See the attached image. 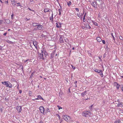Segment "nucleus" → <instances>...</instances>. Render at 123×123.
Masks as SVG:
<instances>
[{"label":"nucleus","instance_id":"338daca9","mask_svg":"<svg viewBox=\"0 0 123 123\" xmlns=\"http://www.w3.org/2000/svg\"><path fill=\"white\" fill-rule=\"evenodd\" d=\"M61 120V122H60V123H61L62 122V120Z\"/></svg>","mask_w":123,"mask_h":123},{"label":"nucleus","instance_id":"680f3d73","mask_svg":"<svg viewBox=\"0 0 123 123\" xmlns=\"http://www.w3.org/2000/svg\"><path fill=\"white\" fill-rule=\"evenodd\" d=\"M30 1L31 2H32L33 1V0H30Z\"/></svg>","mask_w":123,"mask_h":123},{"label":"nucleus","instance_id":"58836bf2","mask_svg":"<svg viewBox=\"0 0 123 123\" xmlns=\"http://www.w3.org/2000/svg\"><path fill=\"white\" fill-rule=\"evenodd\" d=\"M102 43H103L104 44H105V40H102Z\"/></svg>","mask_w":123,"mask_h":123},{"label":"nucleus","instance_id":"f3484780","mask_svg":"<svg viewBox=\"0 0 123 123\" xmlns=\"http://www.w3.org/2000/svg\"><path fill=\"white\" fill-rule=\"evenodd\" d=\"M49 109L47 108H46L45 110H44V112L45 113V114H46V113H47L48 112H49Z\"/></svg>","mask_w":123,"mask_h":123},{"label":"nucleus","instance_id":"bb28decb","mask_svg":"<svg viewBox=\"0 0 123 123\" xmlns=\"http://www.w3.org/2000/svg\"><path fill=\"white\" fill-rule=\"evenodd\" d=\"M111 35L112 36V37L113 38V39L114 41H115V37L113 35V34L112 33H111Z\"/></svg>","mask_w":123,"mask_h":123},{"label":"nucleus","instance_id":"1a4fd4ad","mask_svg":"<svg viewBox=\"0 0 123 123\" xmlns=\"http://www.w3.org/2000/svg\"><path fill=\"white\" fill-rule=\"evenodd\" d=\"M60 37L59 38V41L61 43H63L64 41H63V39L62 38V36L61 35L60 36Z\"/></svg>","mask_w":123,"mask_h":123},{"label":"nucleus","instance_id":"e433bc0d","mask_svg":"<svg viewBox=\"0 0 123 123\" xmlns=\"http://www.w3.org/2000/svg\"><path fill=\"white\" fill-rule=\"evenodd\" d=\"M75 9L77 12H79V9H78V8H75Z\"/></svg>","mask_w":123,"mask_h":123},{"label":"nucleus","instance_id":"4be33fe9","mask_svg":"<svg viewBox=\"0 0 123 123\" xmlns=\"http://www.w3.org/2000/svg\"><path fill=\"white\" fill-rule=\"evenodd\" d=\"M120 122L121 121L120 120H118L115 122V123H120Z\"/></svg>","mask_w":123,"mask_h":123},{"label":"nucleus","instance_id":"e2e57ef3","mask_svg":"<svg viewBox=\"0 0 123 123\" xmlns=\"http://www.w3.org/2000/svg\"><path fill=\"white\" fill-rule=\"evenodd\" d=\"M121 77L122 78H123V76H121Z\"/></svg>","mask_w":123,"mask_h":123},{"label":"nucleus","instance_id":"f257e3e1","mask_svg":"<svg viewBox=\"0 0 123 123\" xmlns=\"http://www.w3.org/2000/svg\"><path fill=\"white\" fill-rule=\"evenodd\" d=\"M83 115L86 117L91 116V113L90 111H85L83 112Z\"/></svg>","mask_w":123,"mask_h":123},{"label":"nucleus","instance_id":"69168bd1","mask_svg":"<svg viewBox=\"0 0 123 123\" xmlns=\"http://www.w3.org/2000/svg\"><path fill=\"white\" fill-rule=\"evenodd\" d=\"M57 55V54H55V56H56Z\"/></svg>","mask_w":123,"mask_h":123},{"label":"nucleus","instance_id":"79ce46f5","mask_svg":"<svg viewBox=\"0 0 123 123\" xmlns=\"http://www.w3.org/2000/svg\"><path fill=\"white\" fill-rule=\"evenodd\" d=\"M106 54H105V53L104 55V56H103V57L104 58H105V57H106Z\"/></svg>","mask_w":123,"mask_h":123},{"label":"nucleus","instance_id":"13d9d810","mask_svg":"<svg viewBox=\"0 0 123 123\" xmlns=\"http://www.w3.org/2000/svg\"><path fill=\"white\" fill-rule=\"evenodd\" d=\"M11 1L12 2H14V0H11Z\"/></svg>","mask_w":123,"mask_h":123},{"label":"nucleus","instance_id":"c9c22d12","mask_svg":"<svg viewBox=\"0 0 123 123\" xmlns=\"http://www.w3.org/2000/svg\"><path fill=\"white\" fill-rule=\"evenodd\" d=\"M93 106V105H92L90 106L89 107V108L90 109H91H91H92V106Z\"/></svg>","mask_w":123,"mask_h":123},{"label":"nucleus","instance_id":"9d476101","mask_svg":"<svg viewBox=\"0 0 123 123\" xmlns=\"http://www.w3.org/2000/svg\"><path fill=\"white\" fill-rule=\"evenodd\" d=\"M96 39L97 41L99 42H100L102 41L101 38L99 37H97L96 38Z\"/></svg>","mask_w":123,"mask_h":123},{"label":"nucleus","instance_id":"7ed1b4c3","mask_svg":"<svg viewBox=\"0 0 123 123\" xmlns=\"http://www.w3.org/2000/svg\"><path fill=\"white\" fill-rule=\"evenodd\" d=\"M41 53L38 52V58L40 60L42 59H43V60H44V58L43 57V51H42V50H41Z\"/></svg>","mask_w":123,"mask_h":123},{"label":"nucleus","instance_id":"dca6fc26","mask_svg":"<svg viewBox=\"0 0 123 123\" xmlns=\"http://www.w3.org/2000/svg\"><path fill=\"white\" fill-rule=\"evenodd\" d=\"M92 22L93 23V24L96 26H98V24L96 22L93 21H92Z\"/></svg>","mask_w":123,"mask_h":123},{"label":"nucleus","instance_id":"6ab92c4d","mask_svg":"<svg viewBox=\"0 0 123 123\" xmlns=\"http://www.w3.org/2000/svg\"><path fill=\"white\" fill-rule=\"evenodd\" d=\"M121 103H119L117 105V107H119V106H121V105H122V104H121Z\"/></svg>","mask_w":123,"mask_h":123},{"label":"nucleus","instance_id":"5fc2aeb1","mask_svg":"<svg viewBox=\"0 0 123 123\" xmlns=\"http://www.w3.org/2000/svg\"><path fill=\"white\" fill-rule=\"evenodd\" d=\"M102 57V56H100L99 57V58L100 59H101V58Z\"/></svg>","mask_w":123,"mask_h":123},{"label":"nucleus","instance_id":"864d4df0","mask_svg":"<svg viewBox=\"0 0 123 123\" xmlns=\"http://www.w3.org/2000/svg\"><path fill=\"white\" fill-rule=\"evenodd\" d=\"M68 90L69 92H70V88H68Z\"/></svg>","mask_w":123,"mask_h":123},{"label":"nucleus","instance_id":"a211bd4d","mask_svg":"<svg viewBox=\"0 0 123 123\" xmlns=\"http://www.w3.org/2000/svg\"><path fill=\"white\" fill-rule=\"evenodd\" d=\"M33 44L34 45V46L36 48V47H37V42H33Z\"/></svg>","mask_w":123,"mask_h":123},{"label":"nucleus","instance_id":"c03bdc74","mask_svg":"<svg viewBox=\"0 0 123 123\" xmlns=\"http://www.w3.org/2000/svg\"><path fill=\"white\" fill-rule=\"evenodd\" d=\"M13 14H12L11 16V18L12 19H13Z\"/></svg>","mask_w":123,"mask_h":123},{"label":"nucleus","instance_id":"b1692460","mask_svg":"<svg viewBox=\"0 0 123 123\" xmlns=\"http://www.w3.org/2000/svg\"><path fill=\"white\" fill-rule=\"evenodd\" d=\"M120 87L121 90L123 91V85H121Z\"/></svg>","mask_w":123,"mask_h":123},{"label":"nucleus","instance_id":"2f4dec72","mask_svg":"<svg viewBox=\"0 0 123 123\" xmlns=\"http://www.w3.org/2000/svg\"><path fill=\"white\" fill-rule=\"evenodd\" d=\"M57 107L59 108V109L60 110L61 109H62V107H60L59 105H57Z\"/></svg>","mask_w":123,"mask_h":123},{"label":"nucleus","instance_id":"0e129e2a","mask_svg":"<svg viewBox=\"0 0 123 123\" xmlns=\"http://www.w3.org/2000/svg\"><path fill=\"white\" fill-rule=\"evenodd\" d=\"M77 15L78 16H79V15L78 14H77Z\"/></svg>","mask_w":123,"mask_h":123},{"label":"nucleus","instance_id":"f03ea898","mask_svg":"<svg viewBox=\"0 0 123 123\" xmlns=\"http://www.w3.org/2000/svg\"><path fill=\"white\" fill-rule=\"evenodd\" d=\"M37 27H35L33 30V31L36 30H40L43 29V27L40 24H38Z\"/></svg>","mask_w":123,"mask_h":123},{"label":"nucleus","instance_id":"4c0bfd02","mask_svg":"<svg viewBox=\"0 0 123 123\" xmlns=\"http://www.w3.org/2000/svg\"><path fill=\"white\" fill-rule=\"evenodd\" d=\"M3 22V21L2 20H0V24H1Z\"/></svg>","mask_w":123,"mask_h":123},{"label":"nucleus","instance_id":"774afa93","mask_svg":"<svg viewBox=\"0 0 123 123\" xmlns=\"http://www.w3.org/2000/svg\"><path fill=\"white\" fill-rule=\"evenodd\" d=\"M72 49H74V47H73V48H72Z\"/></svg>","mask_w":123,"mask_h":123},{"label":"nucleus","instance_id":"c85d7f7f","mask_svg":"<svg viewBox=\"0 0 123 123\" xmlns=\"http://www.w3.org/2000/svg\"><path fill=\"white\" fill-rule=\"evenodd\" d=\"M2 107H0V110L2 112V111H3V109Z\"/></svg>","mask_w":123,"mask_h":123},{"label":"nucleus","instance_id":"0eeeda50","mask_svg":"<svg viewBox=\"0 0 123 123\" xmlns=\"http://www.w3.org/2000/svg\"><path fill=\"white\" fill-rule=\"evenodd\" d=\"M97 2L96 1H92L91 3L92 5L94 8H97Z\"/></svg>","mask_w":123,"mask_h":123},{"label":"nucleus","instance_id":"6e6d98bb","mask_svg":"<svg viewBox=\"0 0 123 123\" xmlns=\"http://www.w3.org/2000/svg\"><path fill=\"white\" fill-rule=\"evenodd\" d=\"M39 123H43V122H42V121H41Z\"/></svg>","mask_w":123,"mask_h":123},{"label":"nucleus","instance_id":"37998d69","mask_svg":"<svg viewBox=\"0 0 123 123\" xmlns=\"http://www.w3.org/2000/svg\"><path fill=\"white\" fill-rule=\"evenodd\" d=\"M51 18L52 20H53V14H52V16H51Z\"/></svg>","mask_w":123,"mask_h":123},{"label":"nucleus","instance_id":"473e14b6","mask_svg":"<svg viewBox=\"0 0 123 123\" xmlns=\"http://www.w3.org/2000/svg\"><path fill=\"white\" fill-rule=\"evenodd\" d=\"M77 81H75L74 82V83L75 85V87H76L77 86V85H76V83H77Z\"/></svg>","mask_w":123,"mask_h":123},{"label":"nucleus","instance_id":"de8ad7c7","mask_svg":"<svg viewBox=\"0 0 123 123\" xmlns=\"http://www.w3.org/2000/svg\"><path fill=\"white\" fill-rule=\"evenodd\" d=\"M6 42H8L9 43H10V42H11V41H9L8 40Z\"/></svg>","mask_w":123,"mask_h":123},{"label":"nucleus","instance_id":"cd10ccee","mask_svg":"<svg viewBox=\"0 0 123 123\" xmlns=\"http://www.w3.org/2000/svg\"><path fill=\"white\" fill-rule=\"evenodd\" d=\"M6 22L7 24H9L10 23V21L9 20H6Z\"/></svg>","mask_w":123,"mask_h":123},{"label":"nucleus","instance_id":"052dcab7","mask_svg":"<svg viewBox=\"0 0 123 123\" xmlns=\"http://www.w3.org/2000/svg\"><path fill=\"white\" fill-rule=\"evenodd\" d=\"M17 6H21L20 5H17Z\"/></svg>","mask_w":123,"mask_h":123},{"label":"nucleus","instance_id":"f8f14e48","mask_svg":"<svg viewBox=\"0 0 123 123\" xmlns=\"http://www.w3.org/2000/svg\"><path fill=\"white\" fill-rule=\"evenodd\" d=\"M44 11L45 12H49V9L48 8H45L44 9Z\"/></svg>","mask_w":123,"mask_h":123},{"label":"nucleus","instance_id":"2eb2a0df","mask_svg":"<svg viewBox=\"0 0 123 123\" xmlns=\"http://www.w3.org/2000/svg\"><path fill=\"white\" fill-rule=\"evenodd\" d=\"M86 92V91H85L84 92H82L81 94V95H82V97H84V96L85 95Z\"/></svg>","mask_w":123,"mask_h":123},{"label":"nucleus","instance_id":"a878e982","mask_svg":"<svg viewBox=\"0 0 123 123\" xmlns=\"http://www.w3.org/2000/svg\"><path fill=\"white\" fill-rule=\"evenodd\" d=\"M119 37L120 39L123 40V38L122 36H119Z\"/></svg>","mask_w":123,"mask_h":123},{"label":"nucleus","instance_id":"39448f33","mask_svg":"<svg viewBox=\"0 0 123 123\" xmlns=\"http://www.w3.org/2000/svg\"><path fill=\"white\" fill-rule=\"evenodd\" d=\"M39 110L40 112L43 115H45V113L44 112V108L42 106H41L39 107Z\"/></svg>","mask_w":123,"mask_h":123},{"label":"nucleus","instance_id":"3c124183","mask_svg":"<svg viewBox=\"0 0 123 123\" xmlns=\"http://www.w3.org/2000/svg\"><path fill=\"white\" fill-rule=\"evenodd\" d=\"M71 66H72V68H73V69H75V67H73V66H72V65H71Z\"/></svg>","mask_w":123,"mask_h":123},{"label":"nucleus","instance_id":"9b49d317","mask_svg":"<svg viewBox=\"0 0 123 123\" xmlns=\"http://www.w3.org/2000/svg\"><path fill=\"white\" fill-rule=\"evenodd\" d=\"M67 115H64L63 116V118L66 121L68 122V119H67Z\"/></svg>","mask_w":123,"mask_h":123},{"label":"nucleus","instance_id":"6e6552de","mask_svg":"<svg viewBox=\"0 0 123 123\" xmlns=\"http://www.w3.org/2000/svg\"><path fill=\"white\" fill-rule=\"evenodd\" d=\"M21 106H18L16 107V109H17L18 112H20L21 111Z\"/></svg>","mask_w":123,"mask_h":123},{"label":"nucleus","instance_id":"20e7f679","mask_svg":"<svg viewBox=\"0 0 123 123\" xmlns=\"http://www.w3.org/2000/svg\"><path fill=\"white\" fill-rule=\"evenodd\" d=\"M2 84L5 85L6 87H8L10 88H12V86L11 84L8 81L2 82Z\"/></svg>","mask_w":123,"mask_h":123},{"label":"nucleus","instance_id":"7c9ffc66","mask_svg":"<svg viewBox=\"0 0 123 123\" xmlns=\"http://www.w3.org/2000/svg\"><path fill=\"white\" fill-rule=\"evenodd\" d=\"M58 11L59 12V15H60L61 14V10L60 9H59Z\"/></svg>","mask_w":123,"mask_h":123},{"label":"nucleus","instance_id":"bf43d9fd","mask_svg":"<svg viewBox=\"0 0 123 123\" xmlns=\"http://www.w3.org/2000/svg\"><path fill=\"white\" fill-rule=\"evenodd\" d=\"M58 117H59V119H60V116L59 115H58Z\"/></svg>","mask_w":123,"mask_h":123},{"label":"nucleus","instance_id":"a18cd8bd","mask_svg":"<svg viewBox=\"0 0 123 123\" xmlns=\"http://www.w3.org/2000/svg\"><path fill=\"white\" fill-rule=\"evenodd\" d=\"M7 34V32H6L5 33H4V34H3V35H4V36H6V34Z\"/></svg>","mask_w":123,"mask_h":123},{"label":"nucleus","instance_id":"49530a36","mask_svg":"<svg viewBox=\"0 0 123 123\" xmlns=\"http://www.w3.org/2000/svg\"><path fill=\"white\" fill-rule=\"evenodd\" d=\"M19 93H21L22 92V91L21 90H19Z\"/></svg>","mask_w":123,"mask_h":123},{"label":"nucleus","instance_id":"393cba45","mask_svg":"<svg viewBox=\"0 0 123 123\" xmlns=\"http://www.w3.org/2000/svg\"><path fill=\"white\" fill-rule=\"evenodd\" d=\"M86 13H85V15H84V17H83V22H85V16H86Z\"/></svg>","mask_w":123,"mask_h":123},{"label":"nucleus","instance_id":"09e8293b","mask_svg":"<svg viewBox=\"0 0 123 123\" xmlns=\"http://www.w3.org/2000/svg\"><path fill=\"white\" fill-rule=\"evenodd\" d=\"M5 3H7V4H8V0H7V1H6L5 2Z\"/></svg>","mask_w":123,"mask_h":123},{"label":"nucleus","instance_id":"8fccbe9b","mask_svg":"<svg viewBox=\"0 0 123 123\" xmlns=\"http://www.w3.org/2000/svg\"><path fill=\"white\" fill-rule=\"evenodd\" d=\"M39 99V98H38L37 97V98H36L35 99H33V100L34 101V100H35V99Z\"/></svg>","mask_w":123,"mask_h":123},{"label":"nucleus","instance_id":"4468645a","mask_svg":"<svg viewBox=\"0 0 123 123\" xmlns=\"http://www.w3.org/2000/svg\"><path fill=\"white\" fill-rule=\"evenodd\" d=\"M55 53V51H54L53 52H52V53L51 54L50 57H51V58H52L53 57L54 55V54Z\"/></svg>","mask_w":123,"mask_h":123},{"label":"nucleus","instance_id":"f704fd0d","mask_svg":"<svg viewBox=\"0 0 123 123\" xmlns=\"http://www.w3.org/2000/svg\"><path fill=\"white\" fill-rule=\"evenodd\" d=\"M66 117H67V119H68H68H70V118H70V117H69V116H67Z\"/></svg>","mask_w":123,"mask_h":123},{"label":"nucleus","instance_id":"5701e85b","mask_svg":"<svg viewBox=\"0 0 123 123\" xmlns=\"http://www.w3.org/2000/svg\"><path fill=\"white\" fill-rule=\"evenodd\" d=\"M120 86L119 84H117V89H119Z\"/></svg>","mask_w":123,"mask_h":123},{"label":"nucleus","instance_id":"c756f323","mask_svg":"<svg viewBox=\"0 0 123 123\" xmlns=\"http://www.w3.org/2000/svg\"><path fill=\"white\" fill-rule=\"evenodd\" d=\"M56 26L57 27V28H59V25H58V23H56Z\"/></svg>","mask_w":123,"mask_h":123},{"label":"nucleus","instance_id":"ddd939ff","mask_svg":"<svg viewBox=\"0 0 123 123\" xmlns=\"http://www.w3.org/2000/svg\"><path fill=\"white\" fill-rule=\"evenodd\" d=\"M38 24V23H33L32 24V25L36 27L37 26V25Z\"/></svg>","mask_w":123,"mask_h":123},{"label":"nucleus","instance_id":"72a5a7b5","mask_svg":"<svg viewBox=\"0 0 123 123\" xmlns=\"http://www.w3.org/2000/svg\"><path fill=\"white\" fill-rule=\"evenodd\" d=\"M25 20L27 21L30 20V18L28 19L27 18H26L25 19Z\"/></svg>","mask_w":123,"mask_h":123},{"label":"nucleus","instance_id":"aec40b11","mask_svg":"<svg viewBox=\"0 0 123 123\" xmlns=\"http://www.w3.org/2000/svg\"><path fill=\"white\" fill-rule=\"evenodd\" d=\"M37 97L39 99L43 100V98L41 96L38 95L37 96Z\"/></svg>","mask_w":123,"mask_h":123},{"label":"nucleus","instance_id":"a19ab883","mask_svg":"<svg viewBox=\"0 0 123 123\" xmlns=\"http://www.w3.org/2000/svg\"><path fill=\"white\" fill-rule=\"evenodd\" d=\"M47 55V52H45V53H44V55L45 56H46Z\"/></svg>","mask_w":123,"mask_h":123},{"label":"nucleus","instance_id":"ea45409f","mask_svg":"<svg viewBox=\"0 0 123 123\" xmlns=\"http://www.w3.org/2000/svg\"><path fill=\"white\" fill-rule=\"evenodd\" d=\"M33 76V73H32L31 74V75L30 77H32Z\"/></svg>","mask_w":123,"mask_h":123},{"label":"nucleus","instance_id":"423d86ee","mask_svg":"<svg viewBox=\"0 0 123 123\" xmlns=\"http://www.w3.org/2000/svg\"><path fill=\"white\" fill-rule=\"evenodd\" d=\"M93 70L95 71L96 72L98 73H100V74L101 75V77H102L103 76V74L102 73V71L101 70H98L95 68Z\"/></svg>","mask_w":123,"mask_h":123},{"label":"nucleus","instance_id":"412c9836","mask_svg":"<svg viewBox=\"0 0 123 123\" xmlns=\"http://www.w3.org/2000/svg\"><path fill=\"white\" fill-rule=\"evenodd\" d=\"M71 3H72L71 1H69V2H67V4L69 6H70V5H71Z\"/></svg>","mask_w":123,"mask_h":123},{"label":"nucleus","instance_id":"603ef678","mask_svg":"<svg viewBox=\"0 0 123 123\" xmlns=\"http://www.w3.org/2000/svg\"><path fill=\"white\" fill-rule=\"evenodd\" d=\"M59 23V25H60V27H61V23L60 22Z\"/></svg>","mask_w":123,"mask_h":123},{"label":"nucleus","instance_id":"4d7b16f0","mask_svg":"<svg viewBox=\"0 0 123 123\" xmlns=\"http://www.w3.org/2000/svg\"><path fill=\"white\" fill-rule=\"evenodd\" d=\"M30 10H31V11H34L33 10H31V9L29 8H28Z\"/></svg>","mask_w":123,"mask_h":123}]
</instances>
